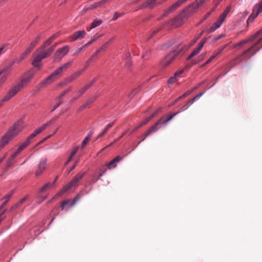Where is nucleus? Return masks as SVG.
<instances>
[{"label": "nucleus", "mask_w": 262, "mask_h": 262, "mask_svg": "<svg viewBox=\"0 0 262 262\" xmlns=\"http://www.w3.org/2000/svg\"><path fill=\"white\" fill-rule=\"evenodd\" d=\"M11 66H12V64H10V65H9V66H7V67H6L5 68H4L3 70H1V71H0V73H1V75H2L3 73L5 72L6 71L8 70L11 68Z\"/></svg>", "instance_id": "obj_55"}, {"label": "nucleus", "mask_w": 262, "mask_h": 262, "mask_svg": "<svg viewBox=\"0 0 262 262\" xmlns=\"http://www.w3.org/2000/svg\"><path fill=\"white\" fill-rule=\"evenodd\" d=\"M214 56H211L205 62V64H208L209 63H210L214 58Z\"/></svg>", "instance_id": "obj_62"}, {"label": "nucleus", "mask_w": 262, "mask_h": 262, "mask_svg": "<svg viewBox=\"0 0 262 262\" xmlns=\"http://www.w3.org/2000/svg\"><path fill=\"white\" fill-rule=\"evenodd\" d=\"M89 89V85H84L77 92V97H81L83 94Z\"/></svg>", "instance_id": "obj_26"}, {"label": "nucleus", "mask_w": 262, "mask_h": 262, "mask_svg": "<svg viewBox=\"0 0 262 262\" xmlns=\"http://www.w3.org/2000/svg\"><path fill=\"white\" fill-rule=\"evenodd\" d=\"M40 39V36L39 35L36 37V38L35 40H34L30 43V44L29 45V46L28 47L31 50H33L34 48V47L36 46V45H37L38 42L39 41Z\"/></svg>", "instance_id": "obj_25"}, {"label": "nucleus", "mask_w": 262, "mask_h": 262, "mask_svg": "<svg viewBox=\"0 0 262 262\" xmlns=\"http://www.w3.org/2000/svg\"><path fill=\"white\" fill-rule=\"evenodd\" d=\"M40 133H41V132L39 128H38L29 136H28L26 141L23 143H22L19 146L18 149L15 151V152L11 155V157L10 158L9 162H12L15 157L18 155L23 150L26 148L29 145H30L32 142V140Z\"/></svg>", "instance_id": "obj_6"}, {"label": "nucleus", "mask_w": 262, "mask_h": 262, "mask_svg": "<svg viewBox=\"0 0 262 262\" xmlns=\"http://www.w3.org/2000/svg\"><path fill=\"white\" fill-rule=\"evenodd\" d=\"M116 142H115V140L112 142L110 144H109L108 145H106L105 147H103V148H102L101 149V150L100 151V152L103 151L104 149H105L106 148L112 146L113 144H114Z\"/></svg>", "instance_id": "obj_50"}, {"label": "nucleus", "mask_w": 262, "mask_h": 262, "mask_svg": "<svg viewBox=\"0 0 262 262\" xmlns=\"http://www.w3.org/2000/svg\"><path fill=\"white\" fill-rule=\"evenodd\" d=\"M127 132L125 131L124 133H123L120 137L115 139V142H117L119 141L120 139H121L126 134Z\"/></svg>", "instance_id": "obj_59"}, {"label": "nucleus", "mask_w": 262, "mask_h": 262, "mask_svg": "<svg viewBox=\"0 0 262 262\" xmlns=\"http://www.w3.org/2000/svg\"><path fill=\"white\" fill-rule=\"evenodd\" d=\"M156 113H157L155 112V113L151 114L149 117L146 118L144 121L142 122L141 124H140V126H142L147 123L155 116Z\"/></svg>", "instance_id": "obj_32"}, {"label": "nucleus", "mask_w": 262, "mask_h": 262, "mask_svg": "<svg viewBox=\"0 0 262 262\" xmlns=\"http://www.w3.org/2000/svg\"><path fill=\"white\" fill-rule=\"evenodd\" d=\"M22 89L18 83L16 84L9 90L7 94L4 97V101H8Z\"/></svg>", "instance_id": "obj_10"}, {"label": "nucleus", "mask_w": 262, "mask_h": 262, "mask_svg": "<svg viewBox=\"0 0 262 262\" xmlns=\"http://www.w3.org/2000/svg\"><path fill=\"white\" fill-rule=\"evenodd\" d=\"M255 9H253V12L251 14V15L249 16V18H248L247 20V23L248 25H249L250 23H252L254 19L257 17V16L258 15V13L256 11V12H254Z\"/></svg>", "instance_id": "obj_24"}, {"label": "nucleus", "mask_w": 262, "mask_h": 262, "mask_svg": "<svg viewBox=\"0 0 262 262\" xmlns=\"http://www.w3.org/2000/svg\"><path fill=\"white\" fill-rule=\"evenodd\" d=\"M72 86H70L69 88H68L67 89L65 90L64 91H63L59 95V96L57 97L59 99H61V98L67 94L68 93V92H69L70 91H71L72 90Z\"/></svg>", "instance_id": "obj_33"}, {"label": "nucleus", "mask_w": 262, "mask_h": 262, "mask_svg": "<svg viewBox=\"0 0 262 262\" xmlns=\"http://www.w3.org/2000/svg\"><path fill=\"white\" fill-rule=\"evenodd\" d=\"M27 55H26V54L23 53L20 55V58L18 59H17L16 61L17 62H21L23 59H24L27 57Z\"/></svg>", "instance_id": "obj_48"}, {"label": "nucleus", "mask_w": 262, "mask_h": 262, "mask_svg": "<svg viewBox=\"0 0 262 262\" xmlns=\"http://www.w3.org/2000/svg\"><path fill=\"white\" fill-rule=\"evenodd\" d=\"M258 38L257 41L254 43L251 47H250L247 50H245L243 52V53L237 58L236 60H238L241 57L247 54L248 52H249L251 50H254L251 56L249 57V59L251 58L253 56H254L257 52H258L261 49H262V45L260 47L256 49V46L262 41V29L259 31H257L256 33L249 37V38L243 40L239 42L236 46H242L245 43H247L249 41H252L253 40Z\"/></svg>", "instance_id": "obj_3"}, {"label": "nucleus", "mask_w": 262, "mask_h": 262, "mask_svg": "<svg viewBox=\"0 0 262 262\" xmlns=\"http://www.w3.org/2000/svg\"><path fill=\"white\" fill-rule=\"evenodd\" d=\"M192 92H193V90H188L187 92H186L183 95H184V97H185L187 96L188 95H189V94H190Z\"/></svg>", "instance_id": "obj_63"}, {"label": "nucleus", "mask_w": 262, "mask_h": 262, "mask_svg": "<svg viewBox=\"0 0 262 262\" xmlns=\"http://www.w3.org/2000/svg\"><path fill=\"white\" fill-rule=\"evenodd\" d=\"M69 51V47L68 46H64L57 49L54 54V60L55 61H60Z\"/></svg>", "instance_id": "obj_9"}, {"label": "nucleus", "mask_w": 262, "mask_h": 262, "mask_svg": "<svg viewBox=\"0 0 262 262\" xmlns=\"http://www.w3.org/2000/svg\"><path fill=\"white\" fill-rule=\"evenodd\" d=\"M199 38V37H196V38H194V39H193L192 40V41L190 42L189 47H190L192 46L194 43H195L197 41V40Z\"/></svg>", "instance_id": "obj_60"}, {"label": "nucleus", "mask_w": 262, "mask_h": 262, "mask_svg": "<svg viewBox=\"0 0 262 262\" xmlns=\"http://www.w3.org/2000/svg\"><path fill=\"white\" fill-rule=\"evenodd\" d=\"M203 94V93H201L198 95H196L194 97H193V98H192V99L190 100L187 103H186L185 104V105L181 109L179 110L178 111H180L181 110H182L181 112H183V111L186 110L188 106H189V104H192L194 102V101L196 99L199 98L200 97L202 96Z\"/></svg>", "instance_id": "obj_21"}, {"label": "nucleus", "mask_w": 262, "mask_h": 262, "mask_svg": "<svg viewBox=\"0 0 262 262\" xmlns=\"http://www.w3.org/2000/svg\"><path fill=\"white\" fill-rule=\"evenodd\" d=\"M52 123V121H48V122H47L46 123L42 125L40 127H39V129L40 130H41V132H42L43 130H44L47 127V126H50Z\"/></svg>", "instance_id": "obj_38"}, {"label": "nucleus", "mask_w": 262, "mask_h": 262, "mask_svg": "<svg viewBox=\"0 0 262 262\" xmlns=\"http://www.w3.org/2000/svg\"><path fill=\"white\" fill-rule=\"evenodd\" d=\"M138 90L137 89H134L129 95V96L132 98H133L135 94L138 92Z\"/></svg>", "instance_id": "obj_51"}, {"label": "nucleus", "mask_w": 262, "mask_h": 262, "mask_svg": "<svg viewBox=\"0 0 262 262\" xmlns=\"http://www.w3.org/2000/svg\"><path fill=\"white\" fill-rule=\"evenodd\" d=\"M115 124V121L112 122L111 123H110L108 124H107L106 125V126L105 127V128L102 130L103 132H104L105 133H106L108 129L109 128H110L111 127H112Z\"/></svg>", "instance_id": "obj_44"}, {"label": "nucleus", "mask_w": 262, "mask_h": 262, "mask_svg": "<svg viewBox=\"0 0 262 262\" xmlns=\"http://www.w3.org/2000/svg\"><path fill=\"white\" fill-rule=\"evenodd\" d=\"M102 23V21L101 20H95L93 21V23L91 24V27L89 29H88V31H90L91 29H94L97 26H99Z\"/></svg>", "instance_id": "obj_29"}, {"label": "nucleus", "mask_w": 262, "mask_h": 262, "mask_svg": "<svg viewBox=\"0 0 262 262\" xmlns=\"http://www.w3.org/2000/svg\"><path fill=\"white\" fill-rule=\"evenodd\" d=\"M227 45H226L222 47V48L217 49L213 53V56H214V57L216 56L217 55H219L220 53H221L223 51V50L227 47Z\"/></svg>", "instance_id": "obj_35"}, {"label": "nucleus", "mask_w": 262, "mask_h": 262, "mask_svg": "<svg viewBox=\"0 0 262 262\" xmlns=\"http://www.w3.org/2000/svg\"><path fill=\"white\" fill-rule=\"evenodd\" d=\"M40 53L37 55L32 62V65L35 67H38L40 66V61L44 58H47L50 56V55L47 51L44 53Z\"/></svg>", "instance_id": "obj_13"}, {"label": "nucleus", "mask_w": 262, "mask_h": 262, "mask_svg": "<svg viewBox=\"0 0 262 262\" xmlns=\"http://www.w3.org/2000/svg\"><path fill=\"white\" fill-rule=\"evenodd\" d=\"M101 6H102V5L100 3V2H97V3H95L94 4H93L90 7V8H89L88 9H93L96 8L97 7H101Z\"/></svg>", "instance_id": "obj_42"}, {"label": "nucleus", "mask_w": 262, "mask_h": 262, "mask_svg": "<svg viewBox=\"0 0 262 262\" xmlns=\"http://www.w3.org/2000/svg\"><path fill=\"white\" fill-rule=\"evenodd\" d=\"M20 122L15 123L11 126L7 133L2 137L0 145L4 147L20 131Z\"/></svg>", "instance_id": "obj_5"}, {"label": "nucleus", "mask_w": 262, "mask_h": 262, "mask_svg": "<svg viewBox=\"0 0 262 262\" xmlns=\"http://www.w3.org/2000/svg\"><path fill=\"white\" fill-rule=\"evenodd\" d=\"M86 33L84 30L75 32L72 36V41H75L78 39L82 38L85 35Z\"/></svg>", "instance_id": "obj_19"}, {"label": "nucleus", "mask_w": 262, "mask_h": 262, "mask_svg": "<svg viewBox=\"0 0 262 262\" xmlns=\"http://www.w3.org/2000/svg\"><path fill=\"white\" fill-rule=\"evenodd\" d=\"M254 9H255V11L259 14L262 11V1L256 6Z\"/></svg>", "instance_id": "obj_36"}, {"label": "nucleus", "mask_w": 262, "mask_h": 262, "mask_svg": "<svg viewBox=\"0 0 262 262\" xmlns=\"http://www.w3.org/2000/svg\"><path fill=\"white\" fill-rule=\"evenodd\" d=\"M81 197V195L78 194L71 202L69 200L62 201L61 202L62 205H64L66 206L69 204L70 206L72 207L80 199Z\"/></svg>", "instance_id": "obj_20"}, {"label": "nucleus", "mask_w": 262, "mask_h": 262, "mask_svg": "<svg viewBox=\"0 0 262 262\" xmlns=\"http://www.w3.org/2000/svg\"><path fill=\"white\" fill-rule=\"evenodd\" d=\"M91 62H88V60L86 61V62L84 65V68L81 70L80 71H81V73L84 71V70L89 67V63Z\"/></svg>", "instance_id": "obj_54"}, {"label": "nucleus", "mask_w": 262, "mask_h": 262, "mask_svg": "<svg viewBox=\"0 0 262 262\" xmlns=\"http://www.w3.org/2000/svg\"><path fill=\"white\" fill-rule=\"evenodd\" d=\"M46 167L45 165H38L37 169L35 172L36 176H38L41 174V173L44 171Z\"/></svg>", "instance_id": "obj_27"}, {"label": "nucleus", "mask_w": 262, "mask_h": 262, "mask_svg": "<svg viewBox=\"0 0 262 262\" xmlns=\"http://www.w3.org/2000/svg\"><path fill=\"white\" fill-rule=\"evenodd\" d=\"M72 61H69L64 64L63 66L58 68L53 73L47 77L46 79H45L41 82H40L36 86V88L38 90H40V89L45 87L46 85L51 84L56 79V76L60 75L63 70L69 68L72 64Z\"/></svg>", "instance_id": "obj_4"}, {"label": "nucleus", "mask_w": 262, "mask_h": 262, "mask_svg": "<svg viewBox=\"0 0 262 262\" xmlns=\"http://www.w3.org/2000/svg\"><path fill=\"white\" fill-rule=\"evenodd\" d=\"M74 156H75L72 155L70 154V156H69V158H68L67 161L66 162L65 164H68V163L72 162L73 161Z\"/></svg>", "instance_id": "obj_47"}, {"label": "nucleus", "mask_w": 262, "mask_h": 262, "mask_svg": "<svg viewBox=\"0 0 262 262\" xmlns=\"http://www.w3.org/2000/svg\"><path fill=\"white\" fill-rule=\"evenodd\" d=\"M231 9V5L228 6L222 14H224V15L227 16V14L229 13Z\"/></svg>", "instance_id": "obj_45"}, {"label": "nucleus", "mask_w": 262, "mask_h": 262, "mask_svg": "<svg viewBox=\"0 0 262 262\" xmlns=\"http://www.w3.org/2000/svg\"><path fill=\"white\" fill-rule=\"evenodd\" d=\"M122 14H121V13H119L118 12H115L112 20H116L118 17H119L120 16H122Z\"/></svg>", "instance_id": "obj_49"}, {"label": "nucleus", "mask_w": 262, "mask_h": 262, "mask_svg": "<svg viewBox=\"0 0 262 262\" xmlns=\"http://www.w3.org/2000/svg\"><path fill=\"white\" fill-rule=\"evenodd\" d=\"M205 0H201L200 2L195 1L191 5L187 7L184 10L183 13L181 14L182 17H188L195 13L198 10L199 7L202 6Z\"/></svg>", "instance_id": "obj_8"}, {"label": "nucleus", "mask_w": 262, "mask_h": 262, "mask_svg": "<svg viewBox=\"0 0 262 262\" xmlns=\"http://www.w3.org/2000/svg\"><path fill=\"white\" fill-rule=\"evenodd\" d=\"M58 42L54 43L53 46H52L47 51V53L50 55H51L53 51L54 50L56 47L58 45Z\"/></svg>", "instance_id": "obj_37"}, {"label": "nucleus", "mask_w": 262, "mask_h": 262, "mask_svg": "<svg viewBox=\"0 0 262 262\" xmlns=\"http://www.w3.org/2000/svg\"><path fill=\"white\" fill-rule=\"evenodd\" d=\"M156 4L158 5V0H147L141 4L139 6L138 9H142L145 8H152L155 7Z\"/></svg>", "instance_id": "obj_16"}, {"label": "nucleus", "mask_w": 262, "mask_h": 262, "mask_svg": "<svg viewBox=\"0 0 262 262\" xmlns=\"http://www.w3.org/2000/svg\"><path fill=\"white\" fill-rule=\"evenodd\" d=\"M98 55V53L96 51L88 59V62H92L97 57Z\"/></svg>", "instance_id": "obj_43"}, {"label": "nucleus", "mask_w": 262, "mask_h": 262, "mask_svg": "<svg viewBox=\"0 0 262 262\" xmlns=\"http://www.w3.org/2000/svg\"><path fill=\"white\" fill-rule=\"evenodd\" d=\"M81 74V71H77L74 73L70 76L66 78L64 81L63 84L67 85L68 83L71 82L74 80L76 79L77 77H78Z\"/></svg>", "instance_id": "obj_18"}, {"label": "nucleus", "mask_w": 262, "mask_h": 262, "mask_svg": "<svg viewBox=\"0 0 262 262\" xmlns=\"http://www.w3.org/2000/svg\"><path fill=\"white\" fill-rule=\"evenodd\" d=\"M14 190H12L9 194L6 195L4 198H3V200H5V201H7V202H8V201L9 200V199H10V198L11 197V196L14 193Z\"/></svg>", "instance_id": "obj_39"}, {"label": "nucleus", "mask_w": 262, "mask_h": 262, "mask_svg": "<svg viewBox=\"0 0 262 262\" xmlns=\"http://www.w3.org/2000/svg\"><path fill=\"white\" fill-rule=\"evenodd\" d=\"M226 16L222 13L220 15L217 20L213 24V26L210 28V31L213 32L220 27Z\"/></svg>", "instance_id": "obj_15"}, {"label": "nucleus", "mask_w": 262, "mask_h": 262, "mask_svg": "<svg viewBox=\"0 0 262 262\" xmlns=\"http://www.w3.org/2000/svg\"><path fill=\"white\" fill-rule=\"evenodd\" d=\"M177 78L173 75V76L169 78V79L168 80L167 83L169 84H172L176 81Z\"/></svg>", "instance_id": "obj_46"}, {"label": "nucleus", "mask_w": 262, "mask_h": 262, "mask_svg": "<svg viewBox=\"0 0 262 262\" xmlns=\"http://www.w3.org/2000/svg\"><path fill=\"white\" fill-rule=\"evenodd\" d=\"M182 110L180 111L170 113L166 115L163 116L161 117L154 125H152L146 132L144 133L143 134L140 135L139 138L141 139V141L138 143L139 145L141 142L144 141L146 138L150 135V134L156 132L158 129V126L160 125H163L164 126L167 125L168 123L177 114L181 113Z\"/></svg>", "instance_id": "obj_2"}, {"label": "nucleus", "mask_w": 262, "mask_h": 262, "mask_svg": "<svg viewBox=\"0 0 262 262\" xmlns=\"http://www.w3.org/2000/svg\"><path fill=\"white\" fill-rule=\"evenodd\" d=\"M94 100V99L93 98H90L87 100L86 102L85 103L87 104V105H88L90 104L91 103H92L93 102Z\"/></svg>", "instance_id": "obj_64"}, {"label": "nucleus", "mask_w": 262, "mask_h": 262, "mask_svg": "<svg viewBox=\"0 0 262 262\" xmlns=\"http://www.w3.org/2000/svg\"><path fill=\"white\" fill-rule=\"evenodd\" d=\"M32 51V50H31L29 47H28V48L26 49V50L24 53L26 54V55H28V54H29Z\"/></svg>", "instance_id": "obj_57"}, {"label": "nucleus", "mask_w": 262, "mask_h": 262, "mask_svg": "<svg viewBox=\"0 0 262 262\" xmlns=\"http://www.w3.org/2000/svg\"><path fill=\"white\" fill-rule=\"evenodd\" d=\"M22 89L18 83L16 84L9 90L7 94L4 97V101H8Z\"/></svg>", "instance_id": "obj_11"}, {"label": "nucleus", "mask_w": 262, "mask_h": 262, "mask_svg": "<svg viewBox=\"0 0 262 262\" xmlns=\"http://www.w3.org/2000/svg\"><path fill=\"white\" fill-rule=\"evenodd\" d=\"M113 40V38L109 39L107 42H106L104 45H103L98 50L96 51L99 54L100 52H104L107 47L108 46L109 44L112 42Z\"/></svg>", "instance_id": "obj_23"}, {"label": "nucleus", "mask_w": 262, "mask_h": 262, "mask_svg": "<svg viewBox=\"0 0 262 262\" xmlns=\"http://www.w3.org/2000/svg\"><path fill=\"white\" fill-rule=\"evenodd\" d=\"M52 42L53 40L49 37L48 39L40 47L37 49L36 51L38 52H41L43 50H44L45 48L51 45Z\"/></svg>", "instance_id": "obj_22"}, {"label": "nucleus", "mask_w": 262, "mask_h": 262, "mask_svg": "<svg viewBox=\"0 0 262 262\" xmlns=\"http://www.w3.org/2000/svg\"><path fill=\"white\" fill-rule=\"evenodd\" d=\"M79 149V147L78 146H75L72 149L70 154L72 155L75 156V155L77 154Z\"/></svg>", "instance_id": "obj_41"}, {"label": "nucleus", "mask_w": 262, "mask_h": 262, "mask_svg": "<svg viewBox=\"0 0 262 262\" xmlns=\"http://www.w3.org/2000/svg\"><path fill=\"white\" fill-rule=\"evenodd\" d=\"M32 51V50H31L29 47H28V48L26 49V50L24 53L26 54V55H28V54H29Z\"/></svg>", "instance_id": "obj_58"}, {"label": "nucleus", "mask_w": 262, "mask_h": 262, "mask_svg": "<svg viewBox=\"0 0 262 262\" xmlns=\"http://www.w3.org/2000/svg\"><path fill=\"white\" fill-rule=\"evenodd\" d=\"M53 186V184H51V183H48L44 185L40 189L39 192L41 193L44 191L46 190L47 189L51 188Z\"/></svg>", "instance_id": "obj_31"}, {"label": "nucleus", "mask_w": 262, "mask_h": 262, "mask_svg": "<svg viewBox=\"0 0 262 262\" xmlns=\"http://www.w3.org/2000/svg\"><path fill=\"white\" fill-rule=\"evenodd\" d=\"M27 198V196L22 198L18 203H17L16 204H15L11 207L10 210H12L14 209L17 208L18 207H19L22 203H23L26 200Z\"/></svg>", "instance_id": "obj_30"}, {"label": "nucleus", "mask_w": 262, "mask_h": 262, "mask_svg": "<svg viewBox=\"0 0 262 262\" xmlns=\"http://www.w3.org/2000/svg\"><path fill=\"white\" fill-rule=\"evenodd\" d=\"M183 70H180L179 71H177L174 73V76L175 77H176L177 78H178L180 76V75L183 73Z\"/></svg>", "instance_id": "obj_52"}, {"label": "nucleus", "mask_w": 262, "mask_h": 262, "mask_svg": "<svg viewBox=\"0 0 262 262\" xmlns=\"http://www.w3.org/2000/svg\"><path fill=\"white\" fill-rule=\"evenodd\" d=\"M207 39L206 38L203 39L199 43L196 48L193 50L192 52L190 54V55L187 57V60H190L193 57L196 55L202 50L204 44L206 42Z\"/></svg>", "instance_id": "obj_14"}, {"label": "nucleus", "mask_w": 262, "mask_h": 262, "mask_svg": "<svg viewBox=\"0 0 262 262\" xmlns=\"http://www.w3.org/2000/svg\"><path fill=\"white\" fill-rule=\"evenodd\" d=\"M85 174V172H83L78 173L76 174L68 184L66 185L62 188L57 195L60 196L70 188L72 187H76L78 186V182L82 179Z\"/></svg>", "instance_id": "obj_7"}, {"label": "nucleus", "mask_w": 262, "mask_h": 262, "mask_svg": "<svg viewBox=\"0 0 262 262\" xmlns=\"http://www.w3.org/2000/svg\"><path fill=\"white\" fill-rule=\"evenodd\" d=\"M56 100L57 101V103L54 106L53 109L51 110V112H53V111H54L62 103L61 100L59 99L58 98H57Z\"/></svg>", "instance_id": "obj_34"}, {"label": "nucleus", "mask_w": 262, "mask_h": 262, "mask_svg": "<svg viewBox=\"0 0 262 262\" xmlns=\"http://www.w3.org/2000/svg\"><path fill=\"white\" fill-rule=\"evenodd\" d=\"M59 35V34L58 33H56L51 36L50 37V39H51L53 41L56 38H57Z\"/></svg>", "instance_id": "obj_53"}, {"label": "nucleus", "mask_w": 262, "mask_h": 262, "mask_svg": "<svg viewBox=\"0 0 262 262\" xmlns=\"http://www.w3.org/2000/svg\"><path fill=\"white\" fill-rule=\"evenodd\" d=\"M84 47L83 46L82 47H80L79 48H78L77 51L75 52V53L74 54V55H76V54H78L79 52L82 51Z\"/></svg>", "instance_id": "obj_61"}, {"label": "nucleus", "mask_w": 262, "mask_h": 262, "mask_svg": "<svg viewBox=\"0 0 262 262\" xmlns=\"http://www.w3.org/2000/svg\"><path fill=\"white\" fill-rule=\"evenodd\" d=\"M124 157V156H118L111 161L108 164H115L116 163L120 162Z\"/></svg>", "instance_id": "obj_28"}, {"label": "nucleus", "mask_w": 262, "mask_h": 262, "mask_svg": "<svg viewBox=\"0 0 262 262\" xmlns=\"http://www.w3.org/2000/svg\"><path fill=\"white\" fill-rule=\"evenodd\" d=\"M32 51V50H31L29 47H28V48L26 49V50L24 53L26 54V55H28V54H29Z\"/></svg>", "instance_id": "obj_56"}, {"label": "nucleus", "mask_w": 262, "mask_h": 262, "mask_svg": "<svg viewBox=\"0 0 262 262\" xmlns=\"http://www.w3.org/2000/svg\"><path fill=\"white\" fill-rule=\"evenodd\" d=\"M33 77V74L30 72H28L22 76L20 81L18 83L23 89L31 82Z\"/></svg>", "instance_id": "obj_12"}, {"label": "nucleus", "mask_w": 262, "mask_h": 262, "mask_svg": "<svg viewBox=\"0 0 262 262\" xmlns=\"http://www.w3.org/2000/svg\"><path fill=\"white\" fill-rule=\"evenodd\" d=\"M181 5V4L178 1L177 2L169 7L167 9L165 10L164 13L161 16L160 19L163 18L167 14L172 12L174 10L179 7Z\"/></svg>", "instance_id": "obj_17"}, {"label": "nucleus", "mask_w": 262, "mask_h": 262, "mask_svg": "<svg viewBox=\"0 0 262 262\" xmlns=\"http://www.w3.org/2000/svg\"><path fill=\"white\" fill-rule=\"evenodd\" d=\"M189 47L180 43L178 45L173 47L172 50L170 51L165 56L160 62V64L163 68H166L173 62L176 58L179 55H183L188 49Z\"/></svg>", "instance_id": "obj_1"}, {"label": "nucleus", "mask_w": 262, "mask_h": 262, "mask_svg": "<svg viewBox=\"0 0 262 262\" xmlns=\"http://www.w3.org/2000/svg\"><path fill=\"white\" fill-rule=\"evenodd\" d=\"M90 140V139L89 138L87 137L84 138V139L82 141V144H81V147L82 149L84 148V147L85 146V145H86V144L88 143V142Z\"/></svg>", "instance_id": "obj_40"}]
</instances>
